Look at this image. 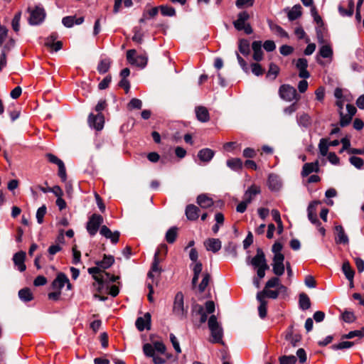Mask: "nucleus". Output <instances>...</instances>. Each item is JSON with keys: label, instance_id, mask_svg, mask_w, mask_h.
Returning a JSON list of instances; mask_svg holds the SVG:
<instances>
[{"label": "nucleus", "instance_id": "1", "mask_svg": "<svg viewBox=\"0 0 364 364\" xmlns=\"http://www.w3.org/2000/svg\"><path fill=\"white\" fill-rule=\"evenodd\" d=\"M66 284L68 289H71V284L66 275L63 273H58L57 277L52 283V288L54 290L48 295L50 300L57 301L60 299L62 288Z\"/></svg>", "mask_w": 364, "mask_h": 364}, {"label": "nucleus", "instance_id": "2", "mask_svg": "<svg viewBox=\"0 0 364 364\" xmlns=\"http://www.w3.org/2000/svg\"><path fill=\"white\" fill-rule=\"evenodd\" d=\"M345 101H348L347 97L343 99H338L336 101V105L338 107L340 114V124L341 127H346L348 124H349L352 120L353 117L356 112V108L353 105L347 104V113H344L343 109Z\"/></svg>", "mask_w": 364, "mask_h": 364}, {"label": "nucleus", "instance_id": "3", "mask_svg": "<svg viewBox=\"0 0 364 364\" xmlns=\"http://www.w3.org/2000/svg\"><path fill=\"white\" fill-rule=\"evenodd\" d=\"M88 272L92 274L93 279L98 283V289L100 290L101 286L107 282H115L119 279V277L111 275L103 270L100 269V267H91L88 269Z\"/></svg>", "mask_w": 364, "mask_h": 364}, {"label": "nucleus", "instance_id": "4", "mask_svg": "<svg viewBox=\"0 0 364 364\" xmlns=\"http://www.w3.org/2000/svg\"><path fill=\"white\" fill-rule=\"evenodd\" d=\"M208 328L210 331L212 343H222L223 329L217 321L215 315H212L208 319Z\"/></svg>", "mask_w": 364, "mask_h": 364}, {"label": "nucleus", "instance_id": "5", "mask_svg": "<svg viewBox=\"0 0 364 364\" xmlns=\"http://www.w3.org/2000/svg\"><path fill=\"white\" fill-rule=\"evenodd\" d=\"M187 312L188 309L184 307L183 294L179 291L175 296L173 313L176 316L182 319L186 317Z\"/></svg>", "mask_w": 364, "mask_h": 364}, {"label": "nucleus", "instance_id": "6", "mask_svg": "<svg viewBox=\"0 0 364 364\" xmlns=\"http://www.w3.org/2000/svg\"><path fill=\"white\" fill-rule=\"evenodd\" d=\"M250 18V15L247 11L239 13L237 19L233 22L235 28L238 31L243 30L246 34H251L253 30L249 23H246Z\"/></svg>", "mask_w": 364, "mask_h": 364}, {"label": "nucleus", "instance_id": "7", "mask_svg": "<svg viewBox=\"0 0 364 364\" xmlns=\"http://www.w3.org/2000/svg\"><path fill=\"white\" fill-rule=\"evenodd\" d=\"M127 59L131 65L141 68H144L147 64V57L144 55H136V51L134 49L127 50Z\"/></svg>", "mask_w": 364, "mask_h": 364}, {"label": "nucleus", "instance_id": "8", "mask_svg": "<svg viewBox=\"0 0 364 364\" xmlns=\"http://www.w3.org/2000/svg\"><path fill=\"white\" fill-rule=\"evenodd\" d=\"M279 94L282 99L288 102L292 101L293 100H298L299 99L296 89L289 85H282L280 86Z\"/></svg>", "mask_w": 364, "mask_h": 364}, {"label": "nucleus", "instance_id": "9", "mask_svg": "<svg viewBox=\"0 0 364 364\" xmlns=\"http://www.w3.org/2000/svg\"><path fill=\"white\" fill-rule=\"evenodd\" d=\"M103 223V218L98 214H93L89 218L87 223V230L91 236H94L98 231L100 226Z\"/></svg>", "mask_w": 364, "mask_h": 364}, {"label": "nucleus", "instance_id": "10", "mask_svg": "<svg viewBox=\"0 0 364 364\" xmlns=\"http://www.w3.org/2000/svg\"><path fill=\"white\" fill-rule=\"evenodd\" d=\"M29 11L28 22L31 25H38L44 20L46 14L43 8L36 6L32 10L29 9Z\"/></svg>", "mask_w": 364, "mask_h": 364}, {"label": "nucleus", "instance_id": "11", "mask_svg": "<svg viewBox=\"0 0 364 364\" xmlns=\"http://www.w3.org/2000/svg\"><path fill=\"white\" fill-rule=\"evenodd\" d=\"M284 255H274L272 259V271L277 276H282L285 271Z\"/></svg>", "mask_w": 364, "mask_h": 364}, {"label": "nucleus", "instance_id": "12", "mask_svg": "<svg viewBox=\"0 0 364 364\" xmlns=\"http://www.w3.org/2000/svg\"><path fill=\"white\" fill-rule=\"evenodd\" d=\"M104 116L102 114H97V115L90 114L89 115L88 123L90 126L97 130L102 129L104 127Z\"/></svg>", "mask_w": 364, "mask_h": 364}, {"label": "nucleus", "instance_id": "13", "mask_svg": "<svg viewBox=\"0 0 364 364\" xmlns=\"http://www.w3.org/2000/svg\"><path fill=\"white\" fill-rule=\"evenodd\" d=\"M296 68L299 70V76L301 78L306 79L310 77V74L307 70L308 61L305 58H299L296 62Z\"/></svg>", "mask_w": 364, "mask_h": 364}, {"label": "nucleus", "instance_id": "14", "mask_svg": "<svg viewBox=\"0 0 364 364\" xmlns=\"http://www.w3.org/2000/svg\"><path fill=\"white\" fill-rule=\"evenodd\" d=\"M319 203V201H314L309 205L307 208L309 220L316 226H319L321 225L316 215L317 205Z\"/></svg>", "mask_w": 364, "mask_h": 364}, {"label": "nucleus", "instance_id": "15", "mask_svg": "<svg viewBox=\"0 0 364 364\" xmlns=\"http://www.w3.org/2000/svg\"><path fill=\"white\" fill-rule=\"evenodd\" d=\"M100 233L107 239L110 240L114 244H116L119 241V232H112L106 225L101 227Z\"/></svg>", "mask_w": 364, "mask_h": 364}, {"label": "nucleus", "instance_id": "16", "mask_svg": "<svg viewBox=\"0 0 364 364\" xmlns=\"http://www.w3.org/2000/svg\"><path fill=\"white\" fill-rule=\"evenodd\" d=\"M250 264L255 268H259L267 265L264 254L261 249H258L257 255L251 259Z\"/></svg>", "mask_w": 364, "mask_h": 364}, {"label": "nucleus", "instance_id": "17", "mask_svg": "<svg viewBox=\"0 0 364 364\" xmlns=\"http://www.w3.org/2000/svg\"><path fill=\"white\" fill-rule=\"evenodd\" d=\"M204 246L208 251L215 253L221 249L222 243L219 239L208 238L204 241Z\"/></svg>", "mask_w": 364, "mask_h": 364}, {"label": "nucleus", "instance_id": "18", "mask_svg": "<svg viewBox=\"0 0 364 364\" xmlns=\"http://www.w3.org/2000/svg\"><path fill=\"white\" fill-rule=\"evenodd\" d=\"M151 326V315L149 313H146L144 316L139 317L136 321V326L140 331H144L145 328L149 329Z\"/></svg>", "mask_w": 364, "mask_h": 364}, {"label": "nucleus", "instance_id": "19", "mask_svg": "<svg viewBox=\"0 0 364 364\" xmlns=\"http://www.w3.org/2000/svg\"><path fill=\"white\" fill-rule=\"evenodd\" d=\"M267 183L269 189L273 191H279L282 186L280 178L274 173L269 175Z\"/></svg>", "mask_w": 364, "mask_h": 364}, {"label": "nucleus", "instance_id": "20", "mask_svg": "<svg viewBox=\"0 0 364 364\" xmlns=\"http://www.w3.org/2000/svg\"><path fill=\"white\" fill-rule=\"evenodd\" d=\"M159 251H157L154 255V259L151 271L148 273V277L152 279H154L155 277L158 278L161 274V268L159 265Z\"/></svg>", "mask_w": 364, "mask_h": 364}, {"label": "nucleus", "instance_id": "21", "mask_svg": "<svg viewBox=\"0 0 364 364\" xmlns=\"http://www.w3.org/2000/svg\"><path fill=\"white\" fill-rule=\"evenodd\" d=\"M26 258V253L23 251L16 252L13 257L14 264L17 267L20 272L25 271L26 267L24 264Z\"/></svg>", "mask_w": 364, "mask_h": 364}, {"label": "nucleus", "instance_id": "22", "mask_svg": "<svg viewBox=\"0 0 364 364\" xmlns=\"http://www.w3.org/2000/svg\"><path fill=\"white\" fill-rule=\"evenodd\" d=\"M319 171V164L318 161H316L315 162L312 163H306L304 164L302 171H301V176L303 177H306L309 176L310 173L313 172H318Z\"/></svg>", "mask_w": 364, "mask_h": 364}, {"label": "nucleus", "instance_id": "23", "mask_svg": "<svg viewBox=\"0 0 364 364\" xmlns=\"http://www.w3.org/2000/svg\"><path fill=\"white\" fill-rule=\"evenodd\" d=\"M199 208L195 205H188L185 210L186 216L189 220H196L199 217Z\"/></svg>", "mask_w": 364, "mask_h": 364}, {"label": "nucleus", "instance_id": "24", "mask_svg": "<svg viewBox=\"0 0 364 364\" xmlns=\"http://www.w3.org/2000/svg\"><path fill=\"white\" fill-rule=\"evenodd\" d=\"M198 205L202 208H208L213 205V200L206 194H200L196 198Z\"/></svg>", "mask_w": 364, "mask_h": 364}, {"label": "nucleus", "instance_id": "25", "mask_svg": "<svg viewBox=\"0 0 364 364\" xmlns=\"http://www.w3.org/2000/svg\"><path fill=\"white\" fill-rule=\"evenodd\" d=\"M336 231L337 232V236L336 237V243L348 245L349 240L347 235L345 233L343 227L341 225L336 226Z\"/></svg>", "mask_w": 364, "mask_h": 364}, {"label": "nucleus", "instance_id": "26", "mask_svg": "<svg viewBox=\"0 0 364 364\" xmlns=\"http://www.w3.org/2000/svg\"><path fill=\"white\" fill-rule=\"evenodd\" d=\"M278 291L277 290H271L270 289L264 288L262 291L257 294V300L265 299L266 297L271 299H277L278 297Z\"/></svg>", "mask_w": 364, "mask_h": 364}, {"label": "nucleus", "instance_id": "27", "mask_svg": "<svg viewBox=\"0 0 364 364\" xmlns=\"http://www.w3.org/2000/svg\"><path fill=\"white\" fill-rule=\"evenodd\" d=\"M196 114L197 119L201 122H206L210 119L208 110L205 107H197L196 108Z\"/></svg>", "mask_w": 364, "mask_h": 364}, {"label": "nucleus", "instance_id": "28", "mask_svg": "<svg viewBox=\"0 0 364 364\" xmlns=\"http://www.w3.org/2000/svg\"><path fill=\"white\" fill-rule=\"evenodd\" d=\"M215 152L210 149H203L198 153V157L201 161L209 162L214 156Z\"/></svg>", "mask_w": 364, "mask_h": 364}, {"label": "nucleus", "instance_id": "29", "mask_svg": "<svg viewBox=\"0 0 364 364\" xmlns=\"http://www.w3.org/2000/svg\"><path fill=\"white\" fill-rule=\"evenodd\" d=\"M253 50V58L256 61H260L262 59L263 52L262 50V42L254 41L252 44Z\"/></svg>", "mask_w": 364, "mask_h": 364}, {"label": "nucleus", "instance_id": "30", "mask_svg": "<svg viewBox=\"0 0 364 364\" xmlns=\"http://www.w3.org/2000/svg\"><path fill=\"white\" fill-rule=\"evenodd\" d=\"M260 193L259 187L252 185L245 193L244 198L247 203H251L254 197Z\"/></svg>", "mask_w": 364, "mask_h": 364}, {"label": "nucleus", "instance_id": "31", "mask_svg": "<svg viewBox=\"0 0 364 364\" xmlns=\"http://www.w3.org/2000/svg\"><path fill=\"white\" fill-rule=\"evenodd\" d=\"M114 262V257L105 255L102 260L96 262V264L97 265L96 267H100V269L101 270L102 269H106L110 267L113 264Z\"/></svg>", "mask_w": 364, "mask_h": 364}, {"label": "nucleus", "instance_id": "32", "mask_svg": "<svg viewBox=\"0 0 364 364\" xmlns=\"http://www.w3.org/2000/svg\"><path fill=\"white\" fill-rule=\"evenodd\" d=\"M83 21V17L76 18L75 16H66L62 20L63 24L68 28L72 27L74 24L80 25Z\"/></svg>", "mask_w": 364, "mask_h": 364}, {"label": "nucleus", "instance_id": "33", "mask_svg": "<svg viewBox=\"0 0 364 364\" xmlns=\"http://www.w3.org/2000/svg\"><path fill=\"white\" fill-rule=\"evenodd\" d=\"M18 297L23 302H28L33 299V293L28 288H23L19 290Z\"/></svg>", "mask_w": 364, "mask_h": 364}, {"label": "nucleus", "instance_id": "34", "mask_svg": "<svg viewBox=\"0 0 364 364\" xmlns=\"http://www.w3.org/2000/svg\"><path fill=\"white\" fill-rule=\"evenodd\" d=\"M290 21H294L301 16V6L299 4L294 5L287 14Z\"/></svg>", "mask_w": 364, "mask_h": 364}, {"label": "nucleus", "instance_id": "35", "mask_svg": "<svg viewBox=\"0 0 364 364\" xmlns=\"http://www.w3.org/2000/svg\"><path fill=\"white\" fill-rule=\"evenodd\" d=\"M226 164L233 171H238L242 168V161L239 158H231L227 161Z\"/></svg>", "mask_w": 364, "mask_h": 364}, {"label": "nucleus", "instance_id": "36", "mask_svg": "<svg viewBox=\"0 0 364 364\" xmlns=\"http://www.w3.org/2000/svg\"><path fill=\"white\" fill-rule=\"evenodd\" d=\"M342 270L346 276V277L353 283V279L354 277V271L352 269L350 263L348 262H344L342 266Z\"/></svg>", "mask_w": 364, "mask_h": 364}, {"label": "nucleus", "instance_id": "37", "mask_svg": "<svg viewBox=\"0 0 364 364\" xmlns=\"http://www.w3.org/2000/svg\"><path fill=\"white\" fill-rule=\"evenodd\" d=\"M348 9H344L342 6H339L338 11L343 16H351L353 14V9H354V1L353 0H349L348 1Z\"/></svg>", "mask_w": 364, "mask_h": 364}, {"label": "nucleus", "instance_id": "38", "mask_svg": "<svg viewBox=\"0 0 364 364\" xmlns=\"http://www.w3.org/2000/svg\"><path fill=\"white\" fill-rule=\"evenodd\" d=\"M328 148V140L326 138L321 139L318 143V150L320 154L323 156H327Z\"/></svg>", "mask_w": 364, "mask_h": 364}, {"label": "nucleus", "instance_id": "39", "mask_svg": "<svg viewBox=\"0 0 364 364\" xmlns=\"http://www.w3.org/2000/svg\"><path fill=\"white\" fill-rule=\"evenodd\" d=\"M299 306L303 310L309 309L311 306V301L309 298V296L304 294L302 293L299 295Z\"/></svg>", "mask_w": 364, "mask_h": 364}, {"label": "nucleus", "instance_id": "40", "mask_svg": "<svg viewBox=\"0 0 364 364\" xmlns=\"http://www.w3.org/2000/svg\"><path fill=\"white\" fill-rule=\"evenodd\" d=\"M319 54L325 58H331L333 56V50L329 45H323L319 49Z\"/></svg>", "mask_w": 364, "mask_h": 364}, {"label": "nucleus", "instance_id": "41", "mask_svg": "<svg viewBox=\"0 0 364 364\" xmlns=\"http://www.w3.org/2000/svg\"><path fill=\"white\" fill-rule=\"evenodd\" d=\"M178 229L176 227L171 228L166 233V240L168 243H173L176 239Z\"/></svg>", "mask_w": 364, "mask_h": 364}, {"label": "nucleus", "instance_id": "42", "mask_svg": "<svg viewBox=\"0 0 364 364\" xmlns=\"http://www.w3.org/2000/svg\"><path fill=\"white\" fill-rule=\"evenodd\" d=\"M193 270L194 275L192 279V284L193 286H195L198 280L199 274L202 271V264L199 262H196L193 267Z\"/></svg>", "mask_w": 364, "mask_h": 364}, {"label": "nucleus", "instance_id": "43", "mask_svg": "<svg viewBox=\"0 0 364 364\" xmlns=\"http://www.w3.org/2000/svg\"><path fill=\"white\" fill-rule=\"evenodd\" d=\"M159 9L163 16H173L176 14V10L172 6L168 5H162L159 7Z\"/></svg>", "mask_w": 364, "mask_h": 364}, {"label": "nucleus", "instance_id": "44", "mask_svg": "<svg viewBox=\"0 0 364 364\" xmlns=\"http://www.w3.org/2000/svg\"><path fill=\"white\" fill-rule=\"evenodd\" d=\"M354 337H364V327L362 328L360 330L352 331H350L348 333L343 336V338L346 339H350Z\"/></svg>", "mask_w": 364, "mask_h": 364}, {"label": "nucleus", "instance_id": "45", "mask_svg": "<svg viewBox=\"0 0 364 364\" xmlns=\"http://www.w3.org/2000/svg\"><path fill=\"white\" fill-rule=\"evenodd\" d=\"M111 62L109 59H104L98 65L97 70L100 73H105L110 67Z\"/></svg>", "mask_w": 364, "mask_h": 364}, {"label": "nucleus", "instance_id": "46", "mask_svg": "<svg viewBox=\"0 0 364 364\" xmlns=\"http://www.w3.org/2000/svg\"><path fill=\"white\" fill-rule=\"evenodd\" d=\"M259 306H258V312L260 318H264L267 316V301L265 299L258 300Z\"/></svg>", "mask_w": 364, "mask_h": 364}, {"label": "nucleus", "instance_id": "47", "mask_svg": "<svg viewBox=\"0 0 364 364\" xmlns=\"http://www.w3.org/2000/svg\"><path fill=\"white\" fill-rule=\"evenodd\" d=\"M240 52L244 55H247L250 53V43L247 40H240L239 43Z\"/></svg>", "mask_w": 364, "mask_h": 364}, {"label": "nucleus", "instance_id": "48", "mask_svg": "<svg viewBox=\"0 0 364 364\" xmlns=\"http://www.w3.org/2000/svg\"><path fill=\"white\" fill-rule=\"evenodd\" d=\"M354 345L353 342L351 341H342L339 343L334 344L331 346L333 350H342L346 348H350Z\"/></svg>", "mask_w": 364, "mask_h": 364}, {"label": "nucleus", "instance_id": "49", "mask_svg": "<svg viewBox=\"0 0 364 364\" xmlns=\"http://www.w3.org/2000/svg\"><path fill=\"white\" fill-rule=\"evenodd\" d=\"M296 358L294 355H284L279 358L280 364H295Z\"/></svg>", "mask_w": 364, "mask_h": 364}, {"label": "nucleus", "instance_id": "50", "mask_svg": "<svg viewBox=\"0 0 364 364\" xmlns=\"http://www.w3.org/2000/svg\"><path fill=\"white\" fill-rule=\"evenodd\" d=\"M210 278V275L208 273H205L203 275V279L198 286L200 292H203L205 291V288L209 284Z\"/></svg>", "mask_w": 364, "mask_h": 364}, {"label": "nucleus", "instance_id": "51", "mask_svg": "<svg viewBox=\"0 0 364 364\" xmlns=\"http://www.w3.org/2000/svg\"><path fill=\"white\" fill-rule=\"evenodd\" d=\"M298 123L303 127H308L311 124V118L306 114H302L298 118Z\"/></svg>", "mask_w": 364, "mask_h": 364}, {"label": "nucleus", "instance_id": "52", "mask_svg": "<svg viewBox=\"0 0 364 364\" xmlns=\"http://www.w3.org/2000/svg\"><path fill=\"white\" fill-rule=\"evenodd\" d=\"M46 213V205H43L37 210L36 219L39 224H41L43 222V218H44Z\"/></svg>", "mask_w": 364, "mask_h": 364}, {"label": "nucleus", "instance_id": "53", "mask_svg": "<svg viewBox=\"0 0 364 364\" xmlns=\"http://www.w3.org/2000/svg\"><path fill=\"white\" fill-rule=\"evenodd\" d=\"M280 279L278 277H272L270 279L267 281V282L265 284L264 288L270 289L278 287L280 284Z\"/></svg>", "mask_w": 364, "mask_h": 364}, {"label": "nucleus", "instance_id": "54", "mask_svg": "<svg viewBox=\"0 0 364 364\" xmlns=\"http://www.w3.org/2000/svg\"><path fill=\"white\" fill-rule=\"evenodd\" d=\"M21 13H17L12 19V28L14 31L18 32L20 29Z\"/></svg>", "mask_w": 364, "mask_h": 364}, {"label": "nucleus", "instance_id": "55", "mask_svg": "<svg viewBox=\"0 0 364 364\" xmlns=\"http://www.w3.org/2000/svg\"><path fill=\"white\" fill-rule=\"evenodd\" d=\"M255 3V0H237L235 5L237 8L252 6Z\"/></svg>", "mask_w": 364, "mask_h": 364}, {"label": "nucleus", "instance_id": "56", "mask_svg": "<svg viewBox=\"0 0 364 364\" xmlns=\"http://www.w3.org/2000/svg\"><path fill=\"white\" fill-rule=\"evenodd\" d=\"M342 318L345 322L352 323L355 320V316L352 311H345L342 314Z\"/></svg>", "mask_w": 364, "mask_h": 364}, {"label": "nucleus", "instance_id": "57", "mask_svg": "<svg viewBox=\"0 0 364 364\" xmlns=\"http://www.w3.org/2000/svg\"><path fill=\"white\" fill-rule=\"evenodd\" d=\"M350 162L352 165H353L357 168H361L363 166L364 161L363 160L358 156H352L350 158Z\"/></svg>", "mask_w": 364, "mask_h": 364}, {"label": "nucleus", "instance_id": "58", "mask_svg": "<svg viewBox=\"0 0 364 364\" xmlns=\"http://www.w3.org/2000/svg\"><path fill=\"white\" fill-rule=\"evenodd\" d=\"M143 350L144 354L148 357H152L155 354V350L153 345L150 343H146L144 345Z\"/></svg>", "mask_w": 364, "mask_h": 364}, {"label": "nucleus", "instance_id": "59", "mask_svg": "<svg viewBox=\"0 0 364 364\" xmlns=\"http://www.w3.org/2000/svg\"><path fill=\"white\" fill-rule=\"evenodd\" d=\"M279 71V67L274 63H271L269 65V70L267 73V76H272V78L274 79L277 77V75H278Z\"/></svg>", "mask_w": 364, "mask_h": 364}, {"label": "nucleus", "instance_id": "60", "mask_svg": "<svg viewBox=\"0 0 364 364\" xmlns=\"http://www.w3.org/2000/svg\"><path fill=\"white\" fill-rule=\"evenodd\" d=\"M153 346L154 348V350L160 353L161 354H164L166 350L165 345L161 341H155L153 343Z\"/></svg>", "mask_w": 364, "mask_h": 364}, {"label": "nucleus", "instance_id": "61", "mask_svg": "<svg viewBox=\"0 0 364 364\" xmlns=\"http://www.w3.org/2000/svg\"><path fill=\"white\" fill-rule=\"evenodd\" d=\"M311 14L316 23L318 25H322L323 21L321 17L318 15L316 8L315 6H312L311 8Z\"/></svg>", "mask_w": 364, "mask_h": 364}, {"label": "nucleus", "instance_id": "62", "mask_svg": "<svg viewBox=\"0 0 364 364\" xmlns=\"http://www.w3.org/2000/svg\"><path fill=\"white\" fill-rule=\"evenodd\" d=\"M252 72L257 76L262 75L264 73V70L258 63H252L251 65Z\"/></svg>", "mask_w": 364, "mask_h": 364}, {"label": "nucleus", "instance_id": "63", "mask_svg": "<svg viewBox=\"0 0 364 364\" xmlns=\"http://www.w3.org/2000/svg\"><path fill=\"white\" fill-rule=\"evenodd\" d=\"M142 106V102L136 98H133L129 102L128 107L129 109H141Z\"/></svg>", "mask_w": 364, "mask_h": 364}, {"label": "nucleus", "instance_id": "64", "mask_svg": "<svg viewBox=\"0 0 364 364\" xmlns=\"http://www.w3.org/2000/svg\"><path fill=\"white\" fill-rule=\"evenodd\" d=\"M282 248H283L282 245L279 242H276L273 245L272 248L274 255H284L282 253Z\"/></svg>", "mask_w": 364, "mask_h": 364}]
</instances>
